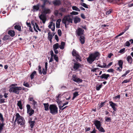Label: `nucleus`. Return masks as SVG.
Masks as SVG:
<instances>
[{
	"label": "nucleus",
	"instance_id": "39",
	"mask_svg": "<svg viewBox=\"0 0 133 133\" xmlns=\"http://www.w3.org/2000/svg\"><path fill=\"white\" fill-rule=\"evenodd\" d=\"M105 120L106 122H110L111 121V118L109 117H105Z\"/></svg>",
	"mask_w": 133,
	"mask_h": 133
},
{
	"label": "nucleus",
	"instance_id": "20",
	"mask_svg": "<svg viewBox=\"0 0 133 133\" xmlns=\"http://www.w3.org/2000/svg\"><path fill=\"white\" fill-rule=\"evenodd\" d=\"M132 59L130 56H128L127 58V60L128 63L131 64L132 62Z\"/></svg>",
	"mask_w": 133,
	"mask_h": 133
},
{
	"label": "nucleus",
	"instance_id": "17",
	"mask_svg": "<svg viewBox=\"0 0 133 133\" xmlns=\"http://www.w3.org/2000/svg\"><path fill=\"white\" fill-rule=\"evenodd\" d=\"M43 104L44 108V110L46 111H48L49 110V103H44Z\"/></svg>",
	"mask_w": 133,
	"mask_h": 133
},
{
	"label": "nucleus",
	"instance_id": "33",
	"mask_svg": "<svg viewBox=\"0 0 133 133\" xmlns=\"http://www.w3.org/2000/svg\"><path fill=\"white\" fill-rule=\"evenodd\" d=\"M36 74V71H34L31 74L30 77L31 78V79H32L34 78V75Z\"/></svg>",
	"mask_w": 133,
	"mask_h": 133
},
{
	"label": "nucleus",
	"instance_id": "45",
	"mask_svg": "<svg viewBox=\"0 0 133 133\" xmlns=\"http://www.w3.org/2000/svg\"><path fill=\"white\" fill-rule=\"evenodd\" d=\"M0 120L2 122H4V119L2 115L0 113Z\"/></svg>",
	"mask_w": 133,
	"mask_h": 133
},
{
	"label": "nucleus",
	"instance_id": "57",
	"mask_svg": "<svg viewBox=\"0 0 133 133\" xmlns=\"http://www.w3.org/2000/svg\"><path fill=\"white\" fill-rule=\"evenodd\" d=\"M46 70L47 69H45L44 68L43 69L42 73L43 75H45L46 74Z\"/></svg>",
	"mask_w": 133,
	"mask_h": 133
},
{
	"label": "nucleus",
	"instance_id": "30",
	"mask_svg": "<svg viewBox=\"0 0 133 133\" xmlns=\"http://www.w3.org/2000/svg\"><path fill=\"white\" fill-rule=\"evenodd\" d=\"M59 47V45L58 43H56L53 45V49L54 50H56Z\"/></svg>",
	"mask_w": 133,
	"mask_h": 133
},
{
	"label": "nucleus",
	"instance_id": "64",
	"mask_svg": "<svg viewBox=\"0 0 133 133\" xmlns=\"http://www.w3.org/2000/svg\"><path fill=\"white\" fill-rule=\"evenodd\" d=\"M96 131L97 130L95 129V128H94L92 131L90 132V133H96Z\"/></svg>",
	"mask_w": 133,
	"mask_h": 133
},
{
	"label": "nucleus",
	"instance_id": "15",
	"mask_svg": "<svg viewBox=\"0 0 133 133\" xmlns=\"http://www.w3.org/2000/svg\"><path fill=\"white\" fill-rule=\"evenodd\" d=\"M81 21L80 18L76 16L74 19V22L75 24H77V23H79Z\"/></svg>",
	"mask_w": 133,
	"mask_h": 133
},
{
	"label": "nucleus",
	"instance_id": "37",
	"mask_svg": "<svg viewBox=\"0 0 133 133\" xmlns=\"http://www.w3.org/2000/svg\"><path fill=\"white\" fill-rule=\"evenodd\" d=\"M59 11L62 12H64L66 11V9L63 7H61L59 8Z\"/></svg>",
	"mask_w": 133,
	"mask_h": 133
},
{
	"label": "nucleus",
	"instance_id": "55",
	"mask_svg": "<svg viewBox=\"0 0 133 133\" xmlns=\"http://www.w3.org/2000/svg\"><path fill=\"white\" fill-rule=\"evenodd\" d=\"M125 45L127 46H129L130 45V43L128 41H127L125 43Z\"/></svg>",
	"mask_w": 133,
	"mask_h": 133
},
{
	"label": "nucleus",
	"instance_id": "42",
	"mask_svg": "<svg viewBox=\"0 0 133 133\" xmlns=\"http://www.w3.org/2000/svg\"><path fill=\"white\" fill-rule=\"evenodd\" d=\"M125 48H124L122 49H121L119 52L121 54H123L125 52Z\"/></svg>",
	"mask_w": 133,
	"mask_h": 133
},
{
	"label": "nucleus",
	"instance_id": "54",
	"mask_svg": "<svg viewBox=\"0 0 133 133\" xmlns=\"http://www.w3.org/2000/svg\"><path fill=\"white\" fill-rule=\"evenodd\" d=\"M114 70L113 69H109L107 71L108 72L112 73H114Z\"/></svg>",
	"mask_w": 133,
	"mask_h": 133
},
{
	"label": "nucleus",
	"instance_id": "7",
	"mask_svg": "<svg viewBox=\"0 0 133 133\" xmlns=\"http://www.w3.org/2000/svg\"><path fill=\"white\" fill-rule=\"evenodd\" d=\"M72 55L74 57H76L77 61H81V58L78 52L75 49H73L72 52Z\"/></svg>",
	"mask_w": 133,
	"mask_h": 133
},
{
	"label": "nucleus",
	"instance_id": "23",
	"mask_svg": "<svg viewBox=\"0 0 133 133\" xmlns=\"http://www.w3.org/2000/svg\"><path fill=\"white\" fill-rule=\"evenodd\" d=\"M61 96V95L60 94H58L57 96L56 97V101L57 103H60L61 102L60 101V98Z\"/></svg>",
	"mask_w": 133,
	"mask_h": 133
},
{
	"label": "nucleus",
	"instance_id": "50",
	"mask_svg": "<svg viewBox=\"0 0 133 133\" xmlns=\"http://www.w3.org/2000/svg\"><path fill=\"white\" fill-rule=\"evenodd\" d=\"M54 59L56 61V62H58V58L57 55H54Z\"/></svg>",
	"mask_w": 133,
	"mask_h": 133
},
{
	"label": "nucleus",
	"instance_id": "61",
	"mask_svg": "<svg viewBox=\"0 0 133 133\" xmlns=\"http://www.w3.org/2000/svg\"><path fill=\"white\" fill-rule=\"evenodd\" d=\"M81 16L82 18L83 19H85L86 18L85 15L83 14H81Z\"/></svg>",
	"mask_w": 133,
	"mask_h": 133
},
{
	"label": "nucleus",
	"instance_id": "59",
	"mask_svg": "<svg viewBox=\"0 0 133 133\" xmlns=\"http://www.w3.org/2000/svg\"><path fill=\"white\" fill-rule=\"evenodd\" d=\"M99 69V68H95L91 70V71L92 72H96V70L97 69Z\"/></svg>",
	"mask_w": 133,
	"mask_h": 133
},
{
	"label": "nucleus",
	"instance_id": "14",
	"mask_svg": "<svg viewBox=\"0 0 133 133\" xmlns=\"http://www.w3.org/2000/svg\"><path fill=\"white\" fill-rule=\"evenodd\" d=\"M53 3L55 6H59L61 4V1L59 0H55L53 1Z\"/></svg>",
	"mask_w": 133,
	"mask_h": 133
},
{
	"label": "nucleus",
	"instance_id": "58",
	"mask_svg": "<svg viewBox=\"0 0 133 133\" xmlns=\"http://www.w3.org/2000/svg\"><path fill=\"white\" fill-rule=\"evenodd\" d=\"M46 4H45L44 3H43V4L41 6V7H42V10H43L44 8H46L45 7V5Z\"/></svg>",
	"mask_w": 133,
	"mask_h": 133
},
{
	"label": "nucleus",
	"instance_id": "19",
	"mask_svg": "<svg viewBox=\"0 0 133 133\" xmlns=\"http://www.w3.org/2000/svg\"><path fill=\"white\" fill-rule=\"evenodd\" d=\"M29 123L30 124V128L32 129L33 128L34 125H35V121H31L30 120L29 121Z\"/></svg>",
	"mask_w": 133,
	"mask_h": 133
},
{
	"label": "nucleus",
	"instance_id": "8",
	"mask_svg": "<svg viewBox=\"0 0 133 133\" xmlns=\"http://www.w3.org/2000/svg\"><path fill=\"white\" fill-rule=\"evenodd\" d=\"M27 111V113L29 116H32L34 113V110L31 108L30 105L27 104L26 105Z\"/></svg>",
	"mask_w": 133,
	"mask_h": 133
},
{
	"label": "nucleus",
	"instance_id": "3",
	"mask_svg": "<svg viewBox=\"0 0 133 133\" xmlns=\"http://www.w3.org/2000/svg\"><path fill=\"white\" fill-rule=\"evenodd\" d=\"M94 124L96 129L100 132H105V130L101 126V122L98 120H95L92 121Z\"/></svg>",
	"mask_w": 133,
	"mask_h": 133
},
{
	"label": "nucleus",
	"instance_id": "10",
	"mask_svg": "<svg viewBox=\"0 0 133 133\" xmlns=\"http://www.w3.org/2000/svg\"><path fill=\"white\" fill-rule=\"evenodd\" d=\"M39 19L42 21L43 24H45L46 20V15L42 13L39 16Z\"/></svg>",
	"mask_w": 133,
	"mask_h": 133
},
{
	"label": "nucleus",
	"instance_id": "46",
	"mask_svg": "<svg viewBox=\"0 0 133 133\" xmlns=\"http://www.w3.org/2000/svg\"><path fill=\"white\" fill-rule=\"evenodd\" d=\"M105 103V102H102L101 103L100 105L98 107L99 109L101 108L104 105V103Z\"/></svg>",
	"mask_w": 133,
	"mask_h": 133
},
{
	"label": "nucleus",
	"instance_id": "18",
	"mask_svg": "<svg viewBox=\"0 0 133 133\" xmlns=\"http://www.w3.org/2000/svg\"><path fill=\"white\" fill-rule=\"evenodd\" d=\"M61 20L60 19H59L57 20L56 22V27L57 28H59L60 27V22Z\"/></svg>",
	"mask_w": 133,
	"mask_h": 133
},
{
	"label": "nucleus",
	"instance_id": "1",
	"mask_svg": "<svg viewBox=\"0 0 133 133\" xmlns=\"http://www.w3.org/2000/svg\"><path fill=\"white\" fill-rule=\"evenodd\" d=\"M100 54L98 51L91 53L87 58V62L90 64H91L95 61L98 60L100 57Z\"/></svg>",
	"mask_w": 133,
	"mask_h": 133
},
{
	"label": "nucleus",
	"instance_id": "52",
	"mask_svg": "<svg viewBox=\"0 0 133 133\" xmlns=\"http://www.w3.org/2000/svg\"><path fill=\"white\" fill-rule=\"evenodd\" d=\"M35 25L37 29L39 31H41V30L39 28L37 24V23H35Z\"/></svg>",
	"mask_w": 133,
	"mask_h": 133
},
{
	"label": "nucleus",
	"instance_id": "21",
	"mask_svg": "<svg viewBox=\"0 0 133 133\" xmlns=\"http://www.w3.org/2000/svg\"><path fill=\"white\" fill-rule=\"evenodd\" d=\"M39 4H38L36 5H35L33 6V10L34 11H38L39 9Z\"/></svg>",
	"mask_w": 133,
	"mask_h": 133
},
{
	"label": "nucleus",
	"instance_id": "25",
	"mask_svg": "<svg viewBox=\"0 0 133 133\" xmlns=\"http://www.w3.org/2000/svg\"><path fill=\"white\" fill-rule=\"evenodd\" d=\"M80 66L79 63H75L73 68L75 70H76L78 69Z\"/></svg>",
	"mask_w": 133,
	"mask_h": 133
},
{
	"label": "nucleus",
	"instance_id": "24",
	"mask_svg": "<svg viewBox=\"0 0 133 133\" xmlns=\"http://www.w3.org/2000/svg\"><path fill=\"white\" fill-rule=\"evenodd\" d=\"M8 34L12 37H13L15 35V32L14 30H10L8 32Z\"/></svg>",
	"mask_w": 133,
	"mask_h": 133
},
{
	"label": "nucleus",
	"instance_id": "34",
	"mask_svg": "<svg viewBox=\"0 0 133 133\" xmlns=\"http://www.w3.org/2000/svg\"><path fill=\"white\" fill-rule=\"evenodd\" d=\"M4 125V122H2V123L0 122V133H1L2 130L3 129V127Z\"/></svg>",
	"mask_w": 133,
	"mask_h": 133
},
{
	"label": "nucleus",
	"instance_id": "38",
	"mask_svg": "<svg viewBox=\"0 0 133 133\" xmlns=\"http://www.w3.org/2000/svg\"><path fill=\"white\" fill-rule=\"evenodd\" d=\"M81 5L82 6L84 7L87 8H88V5H87L85 3H81Z\"/></svg>",
	"mask_w": 133,
	"mask_h": 133
},
{
	"label": "nucleus",
	"instance_id": "22",
	"mask_svg": "<svg viewBox=\"0 0 133 133\" xmlns=\"http://www.w3.org/2000/svg\"><path fill=\"white\" fill-rule=\"evenodd\" d=\"M79 40L80 41L81 43L82 44H84L85 43V37L83 36H80Z\"/></svg>",
	"mask_w": 133,
	"mask_h": 133
},
{
	"label": "nucleus",
	"instance_id": "36",
	"mask_svg": "<svg viewBox=\"0 0 133 133\" xmlns=\"http://www.w3.org/2000/svg\"><path fill=\"white\" fill-rule=\"evenodd\" d=\"M10 37L9 35H5L3 38L2 39L3 40L5 41L8 39Z\"/></svg>",
	"mask_w": 133,
	"mask_h": 133
},
{
	"label": "nucleus",
	"instance_id": "4",
	"mask_svg": "<svg viewBox=\"0 0 133 133\" xmlns=\"http://www.w3.org/2000/svg\"><path fill=\"white\" fill-rule=\"evenodd\" d=\"M50 112L52 115H55L58 113V108L55 104H51L49 105Z\"/></svg>",
	"mask_w": 133,
	"mask_h": 133
},
{
	"label": "nucleus",
	"instance_id": "9",
	"mask_svg": "<svg viewBox=\"0 0 133 133\" xmlns=\"http://www.w3.org/2000/svg\"><path fill=\"white\" fill-rule=\"evenodd\" d=\"M76 76V75H73L72 76V79L74 81L78 83H81L82 82V79L78 78Z\"/></svg>",
	"mask_w": 133,
	"mask_h": 133
},
{
	"label": "nucleus",
	"instance_id": "47",
	"mask_svg": "<svg viewBox=\"0 0 133 133\" xmlns=\"http://www.w3.org/2000/svg\"><path fill=\"white\" fill-rule=\"evenodd\" d=\"M68 106H65L64 107L62 108L63 107H62V106H59V108L60 110H61L62 111L64 109H65L66 108L68 107Z\"/></svg>",
	"mask_w": 133,
	"mask_h": 133
},
{
	"label": "nucleus",
	"instance_id": "26",
	"mask_svg": "<svg viewBox=\"0 0 133 133\" xmlns=\"http://www.w3.org/2000/svg\"><path fill=\"white\" fill-rule=\"evenodd\" d=\"M73 96L72 98V100H74L75 98L79 95L78 92V91H75L73 94Z\"/></svg>",
	"mask_w": 133,
	"mask_h": 133
},
{
	"label": "nucleus",
	"instance_id": "32",
	"mask_svg": "<svg viewBox=\"0 0 133 133\" xmlns=\"http://www.w3.org/2000/svg\"><path fill=\"white\" fill-rule=\"evenodd\" d=\"M103 85H102V83L101 84H97L96 85V89L97 90H99L100 89L102 88Z\"/></svg>",
	"mask_w": 133,
	"mask_h": 133
},
{
	"label": "nucleus",
	"instance_id": "5",
	"mask_svg": "<svg viewBox=\"0 0 133 133\" xmlns=\"http://www.w3.org/2000/svg\"><path fill=\"white\" fill-rule=\"evenodd\" d=\"M69 16H65L62 19V22L65 24V28L67 27L66 26L67 25H69V23H72L73 19L70 18H68V17Z\"/></svg>",
	"mask_w": 133,
	"mask_h": 133
},
{
	"label": "nucleus",
	"instance_id": "13",
	"mask_svg": "<svg viewBox=\"0 0 133 133\" xmlns=\"http://www.w3.org/2000/svg\"><path fill=\"white\" fill-rule=\"evenodd\" d=\"M42 13L44 14H45L46 15V14H50L51 12L50 10L47 8H44V9L42 10Z\"/></svg>",
	"mask_w": 133,
	"mask_h": 133
},
{
	"label": "nucleus",
	"instance_id": "63",
	"mask_svg": "<svg viewBox=\"0 0 133 133\" xmlns=\"http://www.w3.org/2000/svg\"><path fill=\"white\" fill-rule=\"evenodd\" d=\"M59 11L58 10H56L54 12V14L56 16H57L58 14Z\"/></svg>",
	"mask_w": 133,
	"mask_h": 133
},
{
	"label": "nucleus",
	"instance_id": "2",
	"mask_svg": "<svg viewBox=\"0 0 133 133\" xmlns=\"http://www.w3.org/2000/svg\"><path fill=\"white\" fill-rule=\"evenodd\" d=\"M16 121L17 124L21 126H24L25 124V122L24 118L21 116L18 113H17L16 115L15 123Z\"/></svg>",
	"mask_w": 133,
	"mask_h": 133
},
{
	"label": "nucleus",
	"instance_id": "12",
	"mask_svg": "<svg viewBox=\"0 0 133 133\" xmlns=\"http://www.w3.org/2000/svg\"><path fill=\"white\" fill-rule=\"evenodd\" d=\"M84 30L81 28H79L77 31H76L77 35L78 36H80L84 34Z\"/></svg>",
	"mask_w": 133,
	"mask_h": 133
},
{
	"label": "nucleus",
	"instance_id": "29",
	"mask_svg": "<svg viewBox=\"0 0 133 133\" xmlns=\"http://www.w3.org/2000/svg\"><path fill=\"white\" fill-rule=\"evenodd\" d=\"M109 102L110 106L112 108H113V107L117 106V105L116 104L114 103L112 101H109Z\"/></svg>",
	"mask_w": 133,
	"mask_h": 133
},
{
	"label": "nucleus",
	"instance_id": "28",
	"mask_svg": "<svg viewBox=\"0 0 133 133\" xmlns=\"http://www.w3.org/2000/svg\"><path fill=\"white\" fill-rule=\"evenodd\" d=\"M17 106L19 107V108L21 110L23 109L22 102L21 100L18 101V103L17 104Z\"/></svg>",
	"mask_w": 133,
	"mask_h": 133
},
{
	"label": "nucleus",
	"instance_id": "49",
	"mask_svg": "<svg viewBox=\"0 0 133 133\" xmlns=\"http://www.w3.org/2000/svg\"><path fill=\"white\" fill-rule=\"evenodd\" d=\"M120 96L119 95H118L117 96H116L115 97H113V99L114 100H116L117 99H120Z\"/></svg>",
	"mask_w": 133,
	"mask_h": 133
},
{
	"label": "nucleus",
	"instance_id": "51",
	"mask_svg": "<svg viewBox=\"0 0 133 133\" xmlns=\"http://www.w3.org/2000/svg\"><path fill=\"white\" fill-rule=\"evenodd\" d=\"M53 24V22L52 21L50 22H49V25L48 26V27L49 29H51V26H52V24Z\"/></svg>",
	"mask_w": 133,
	"mask_h": 133
},
{
	"label": "nucleus",
	"instance_id": "6",
	"mask_svg": "<svg viewBox=\"0 0 133 133\" xmlns=\"http://www.w3.org/2000/svg\"><path fill=\"white\" fill-rule=\"evenodd\" d=\"M22 89L21 87H11L9 89L10 92H13L17 94H19V90H21Z\"/></svg>",
	"mask_w": 133,
	"mask_h": 133
},
{
	"label": "nucleus",
	"instance_id": "11",
	"mask_svg": "<svg viewBox=\"0 0 133 133\" xmlns=\"http://www.w3.org/2000/svg\"><path fill=\"white\" fill-rule=\"evenodd\" d=\"M110 77V75L109 74H106L105 73L103 74L100 76H98L97 77L100 78L102 79H104L105 80L108 79V78Z\"/></svg>",
	"mask_w": 133,
	"mask_h": 133
},
{
	"label": "nucleus",
	"instance_id": "48",
	"mask_svg": "<svg viewBox=\"0 0 133 133\" xmlns=\"http://www.w3.org/2000/svg\"><path fill=\"white\" fill-rule=\"evenodd\" d=\"M78 14V12L75 11H72L70 13L71 15H77Z\"/></svg>",
	"mask_w": 133,
	"mask_h": 133
},
{
	"label": "nucleus",
	"instance_id": "27",
	"mask_svg": "<svg viewBox=\"0 0 133 133\" xmlns=\"http://www.w3.org/2000/svg\"><path fill=\"white\" fill-rule=\"evenodd\" d=\"M123 64V62L122 60H119L118 61V64L119 65V66L120 67L121 69H122L123 66L122 65Z\"/></svg>",
	"mask_w": 133,
	"mask_h": 133
},
{
	"label": "nucleus",
	"instance_id": "60",
	"mask_svg": "<svg viewBox=\"0 0 133 133\" xmlns=\"http://www.w3.org/2000/svg\"><path fill=\"white\" fill-rule=\"evenodd\" d=\"M55 38L56 40L57 41V42H58L59 41V39L58 36L57 35H55Z\"/></svg>",
	"mask_w": 133,
	"mask_h": 133
},
{
	"label": "nucleus",
	"instance_id": "43",
	"mask_svg": "<svg viewBox=\"0 0 133 133\" xmlns=\"http://www.w3.org/2000/svg\"><path fill=\"white\" fill-rule=\"evenodd\" d=\"M23 85L26 87L29 88L30 87V85L28 83L25 82H24Z\"/></svg>",
	"mask_w": 133,
	"mask_h": 133
},
{
	"label": "nucleus",
	"instance_id": "16",
	"mask_svg": "<svg viewBox=\"0 0 133 133\" xmlns=\"http://www.w3.org/2000/svg\"><path fill=\"white\" fill-rule=\"evenodd\" d=\"M48 39L50 41V42H52V39L53 37V36L50 31H49L48 34Z\"/></svg>",
	"mask_w": 133,
	"mask_h": 133
},
{
	"label": "nucleus",
	"instance_id": "56",
	"mask_svg": "<svg viewBox=\"0 0 133 133\" xmlns=\"http://www.w3.org/2000/svg\"><path fill=\"white\" fill-rule=\"evenodd\" d=\"M52 25L53 27L51 28V30L52 31H55V23L53 22V24H52Z\"/></svg>",
	"mask_w": 133,
	"mask_h": 133
},
{
	"label": "nucleus",
	"instance_id": "62",
	"mask_svg": "<svg viewBox=\"0 0 133 133\" xmlns=\"http://www.w3.org/2000/svg\"><path fill=\"white\" fill-rule=\"evenodd\" d=\"M78 8L76 6H73L72 7V8L73 10L76 11L77 9Z\"/></svg>",
	"mask_w": 133,
	"mask_h": 133
},
{
	"label": "nucleus",
	"instance_id": "53",
	"mask_svg": "<svg viewBox=\"0 0 133 133\" xmlns=\"http://www.w3.org/2000/svg\"><path fill=\"white\" fill-rule=\"evenodd\" d=\"M58 34L59 36H61L62 35V32L60 29H58Z\"/></svg>",
	"mask_w": 133,
	"mask_h": 133
},
{
	"label": "nucleus",
	"instance_id": "41",
	"mask_svg": "<svg viewBox=\"0 0 133 133\" xmlns=\"http://www.w3.org/2000/svg\"><path fill=\"white\" fill-rule=\"evenodd\" d=\"M113 11L111 9H110L109 10H107L106 12V15H109Z\"/></svg>",
	"mask_w": 133,
	"mask_h": 133
},
{
	"label": "nucleus",
	"instance_id": "31",
	"mask_svg": "<svg viewBox=\"0 0 133 133\" xmlns=\"http://www.w3.org/2000/svg\"><path fill=\"white\" fill-rule=\"evenodd\" d=\"M65 44V43L64 42H62L61 43V45L59 46V48L63 50L64 48Z\"/></svg>",
	"mask_w": 133,
	"mask_h": 133
},
{
	"label": "nucleus",
	"instance_id": "44",
	"mask_svg": "<svg viewBox=\"0 0 133 133\" xmlns=\"http://www.w3.org/2000/svg\"><path fill=\"white\" fill-rule=\"evenodd\" d=\"M130 79H128L126 80H125L123 81L122 82V84H123L124 83H127L129 82L130 81Z\"/></svg>",
	"mask_w": 133,
	"mask_h": 133
},
{
	"label": "nucleus",
	"instance_id": "40",
	"mask_svg": "<svg viewBox=\"0 0 133 133\" xmlns=\"http://www.w3.org/2000/svg\"><path fill=\"white\" fill-rule=\"evenodd\" d=\"M130 71V70H128L126 71L125 73L121 77H125L127 74L129 73Z\"/></svg>",
	"mask_w": 133,
	"mask_h": 133
},
{
	"label": "nucleus",
	"instance_id": "35",
	"mask_svg": "<svg viewBox=\"0 0 133 133\" xmlns=\"http://www.w3.org/2000/svg\"><path fill=\"white\" fill-rule=\"evenodd\" d=\"M15 28L19 31H21V27L19 25H16L15 26Z\"/></svg>",
	"mask_w": 133,
	"mask_h": 133
}]
</instances>
